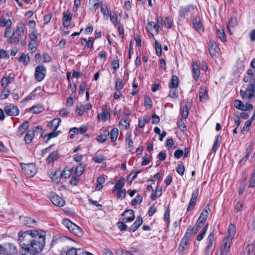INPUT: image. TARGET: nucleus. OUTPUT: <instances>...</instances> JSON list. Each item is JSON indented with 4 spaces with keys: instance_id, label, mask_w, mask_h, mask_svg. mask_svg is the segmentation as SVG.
<instances>
[{
    "instance_id": "obj_1",
    "label": "nucleus",
    "mask_w": 255,
    "mask_h": 255,
    "mask_svg": "<svg viewBox=\"0 0 255 255\" xmlns=\"http://www.w3.org/2000/svg\"><path fill=\"white\" fill-rule=\"evenodd\" d=\"M18 241L22 249L19 255H37L45 244L46 233L42 230H29L18 234Z\"/></svg>"
},
{
    "instance_id": "obj_2",
    "label": "nucleus",
    "mask_w": 255,
    "mask_h": 255,
    "mask_svg": "<svg viewBox=\"0 0 255 255\" xmlns=\"http://www.w3.org/2000/svg\"><path fill=\"white\" fill-rule=\"evenodd\" d=\"M21 167L24 173L27 177H33L37 171L36 165L33 163L23 164Z\"/></svg>"
},
{
    "instance_id": "obj_3",
    "label": "nucleus",
    "mask_w": 255,
    "mask_h": 255,
    "mask_svg": "<svg viewBox=\"0 0 255 255\" xmlns=\"http://www.w3.org/2000/svg\"><path fill=\"white\" fill-rule=\"evenodd\" d=\"M46 70L43 66H38L35 68L34 77L38 82L41 81L46 75Z\"/></svg>"
},
{
    "instance_id": "obj_4",
    "label": "nucleus",
    "mask_w": 255,
    "mask_h": 255,
    "mask_svg": "<svg viewBox=\"0 0 255 255\" xmlns=\"http://www.w3.org/2000/svg\"><path fill=\"white\" fill-rule=\"evenodd\" d=\"M4 110L6 114L9 116H17L19 112L18 107L12 104H10L5 106Z\"/></svg>"
},
{
    "instance_id": "obj_5",
    "label": "nucleus",
    "mask_w": 255,
    "mask_h": 255,
    "mask_svg": "<svg viewBox=\"0 0 255 255\" xmlns=\"http://www.w3.org/2000/svg\"><path fill=\"white\" fill-rule=\"evenodd\" d=\"M122 220L125 222H132L135 218L134 211L132 210H126L122 215Z\"/></svg>"
},
{
    "instance_id": "obj_6",
    "label": "nucleus",
    "mask_w": 255,
    "mask_h": 255,
    "mask_svg": "<svg viewBox=\"0 0 255 255\" xmlns=\"http://www.w3.org/2000/svg\"><path fill=\"white\" fill-rule=\"evenodd\" d=\"M50 199L54 205L58 207H63L65 204V200L57 194L53 195L51 196Z\"/></svg>"
},
{
    "instance_id": "obj_7",
    "label": "nucleus",
    "mask_w": 255,
    "mask_h": 255,
    "mask_svg": "<svg viewBox=\"0 0 255 255\" xmlns=\"http://www.w3.org/2000/svg\"><path fill=\"white\" fill-rule=\"evenodd\" d=\"M219 48L215 41L211 40L209 43L208 50L211 56L214 58L216 56V53L218 52Z\"/></svg>"
},
{
    "instance_id": "obj_8",
    "label": "nucleus",
    "mask_w": 255,
    "mask_h": 255,
    "mask_svg": "<svg viewBox=\"0 0 255 255\" xmlns=\"http://www.w3.org/2000/svg\"><path fill=\"white\" fill-rule=\"evenodd\" d=\"M72 15L70 12L68 11L63 12V17L62 19L63 25L65 27H68L70 25V21L72 19Z\"/></svg>"
},
{
    "instance_id": "obj_9",
    "label": "nucleus",
    "mask_w": 255,
    "mask_h": 255,
    "mask_svg": "<svg viewBox=\"0 0 255 255\" xmlns=\"http://www.w3.org/2000/svg\"><path fill=\"white\" fill-rule=\"evenodd\" d=\"M66 255H85V253L82 249L71 248L67 251Z\"/></svg>"
},
{
    "instance_id": "obj_10",
    "label": "nucleus",
    "mask_w": 255,
    "mask_h": 255,
    "mask_svg": "<svg viewBox=\"0 0 255 255\" xmlns=\"http://www.w3.org/2000/svg\"><path fill=\"white\" fill-rule=\"evenodd\" d=\"M247 91L248 92V99L251 100L255 96V79L251 82L248 86Z\"/></svg>"
},
{
    "instance_id": "obj_11",
    "label": "nucleus",
    "mask_w": 255,
    "mask_h": 255,
    "mask_svg": "<svg viewBox=\"0 0 255 255\" xmlns=\"http://www.w3.org/2000/svg\"><path fill=\"white\" fill-rule=\"evenodd\" d=\"M194 28L199 33L204 31V27L202 22L198 17H195L193 20Z\"/></svg>"
},
{
    "instance_id": "obj_12",
    "label": "nucleus",
    "mask_w": 255,
    "mask_h": 255,
    "mask_svg": "<svg viewBox=\"0 0 255 255\" xmlns=\"http://www.w3.org/2000/svg\"><path fill=\"white\" fill-rule=\"evenodd\" d=\"M193 9V6L191 5H187L184 7L181 6L180 7L179 11V16L181 17H185L188 12H190L191 10Z\"/></svg>"
},
{
    "instance_id": "obj_13",
    "label": "nucleus",
    "mask_w": 255,
    "mask_h": 255,
    "mask_svg": "<svg viewBox=\"0 0 255 255\" xmlns=\"http://www.w3.org/2000/svg\"><path fill=\"white\" fill-rule=\"evenodd\" d=\"M69 230L77 236L80 237L82 235L81 229L73 223L70 226Z\"/></svg>"
},
{
    "instance_id": "obj_14",
    "label": "nucleus",
    "mask_w": 255,
    "mask_h": 255,
    "mask_svg": "<svg viewBox=\"0 0 255 255\" xmlns=\"http://www.w3.org/2000/svg\"><path fill=\"white\" fill-rule=\"evenodd\" d=\"M143 222L142 218L140 216L137 217L136 221L134 222V223L130 226L129 228L128 231L130 232H134L135 231L139 226L142 224Z\"/></svg>"
},
{
    "instance_id": "obj_15",
    "label": "nucleus",
    "mask_w": 255,
    "mask_h": 255,
    "mask_svg": "<svg viewBox=\"0 0 255 255\" xmlns=\"http://www.w3.org/2000/svg\"><path fill=\"white\" fill-rule=\"evenodd\" d=\"M65 170H63L62 173H61L60 171H56L51 176V180L55 183H59L60 181L61 177H63V176L65 175Z\"/></svg>"
},
{
    "instance_id": "obj_16",
    "label": "nucleus",
    "mask_w": 255,
    "mask_h": 255,
    "mask_svg": "<svg viewBox=\"0 0 255 255\" xmlns=\"http://www.w3.org/2000/svg\"><path fill=\"white\" fill-rule=\"evenodd\" d=\"M147 31L152 34L153 32L157 34L158 33L159 29L156 26V23L154 22H149L147 23L146 27Z\"/></svg>"
},
{
    "instance_id": "obj_17",
    "label": "nucleus",
    "mask_w": 255,
    "mask_h": 255,
    "mask_svg": "<svg viewBox=\"0 0 255 255\" xmlns=\"http://www.w3.org/2000/svg\"><path fill=\"white\" fill-rule=\"evenodd\" d=\"M28 128V122L27 121L24 122L21 124L17 131V135L21 136Z\"/></svg>"
},
{
    "instance_id": "obj_18",
    "label": "nucleus",
    "mask_w": 255,
    "mask_h": 255,
    "mask_svg": "<svg viewBox=\"0 0 255 255\" xmlns=\"http://www.w3.org/2000/svg\"><path fill=\"white\" fill-rule=\"evenodd\" d=\"M61 121V120L60 118H55L48 123V126L51 129L57 130Z\"/></svg>"
},
{
    "instance_id": "obj_19",
    "label": "nucleus",
    "mask_w": 255,
    "mask_h": 255,
    "mask_svg": "<svg viewBox=\"0 0 255 255\" xmlns=\"http://www.w3.org/2000/svg\"><path fill=\"white\" fill-rule=\"evenodd\" d=\"M25 29V24L22 21L18 22L16 26V33L17 36L20 37H21L24 34Z\"/></svg>"
},
{
    "instance_id": "obj_20",
    "label": "nucleus",
    "mask_w": 255,
    "mask_h": 255,
    "mask_svg": "<svg viewBox=\"0 0 255 255\" xmlns=\"http://www.w3.org/2000/svg\"><path fill=\"white\" fill-rule=\"evenodd\" d=\"M179 86V79L177 76L173 75L172 76L170 82L168 84V87L170 89L177 88Z\"/></svg>"
},
{
    "instance_id": "obj_21",
    "label": "nucleus",
    "mask_w": 255,
    "mask_h": 255,
    "mask_svg": "<svg viewBox=\"0 0 255 255\" xmlns=\"http://www.w3.org/2000/svg\"><path fill=\"white\" fill-rule=\"evenodd\" d=\"M254 144L251 143L247 148L245 155L240 160V163H245L250 156L253 149Z\"/></svg>"
},
{
    "instance_id": "obj_22",
    "label": "nucleus",
    "mask_w": 255,
    "mask_h": 255,
    "mask_svg": "<svg viewBox=\"0 0 255 255\" xmlns=\"http://www.w3.org/2000/svg\"><path fill=\"white\" fill-rule=\"evenodd\" d=\"M193 77L195 81H198L200 76V70L199 66L197 63L192 64Z\"/></svg>"
},
{
    "instance_id": "obj_23",
    "label": "nucleus",
    "mask_w": 255,
    "mask_h": 255,
    "mask_svg": "<svg viewBox=\"0 0 255 255\" xmlns=\"http://www.w3.org/2000/svg\"><path fill=\"white\" fill-rule=\"evenodd\" d=\"M98 118L99 119H102L104 121H106L108 119L110 118L109 110L106 108H103L102 112L98 115Z\"/></svg>"
},
{
    "instance_id": "obj_24",
    "label": "nucleus",
    "mask_w": 255,
    "mask_h": 255,
    "mask_svg": "<svg viewBox=\"0 0 255 255\" xmlns=\"http://www.w3.org/2000/svg\"><path fill=\"white\" fill-rule=\"evenodd\" d=\"M214 236H215L214 231H213L209 235L208 238H207V245L206 247V250L207 251H209L211 249V248L213 245V243L214 240Z\"/></svg>"
},
{
    "instance_id": "obj_25",
    "label": "nucleus",
    "mask_w": 255,
    "mask_h": 255,
    "mask_svg": "<svg viewBox=\"0 0 255 255\" xmlns=\"http://www.w3.org/2000/svg\"><path fill=\"white\" fill-rule=\"evenodd\" d=\"M22 222L24 225L29 227H33L36 223L35 220L27 217L23 218Z\"/></svg>"
},
{
    "instance_id": "obj_26",
    "label": "nucleus",
    "mask_w": 255,
    "mask_h": 255,
    "mask_svg": "<svg viewBox=\"0 0 255 255\" xmlns=\"http://www.w3.org/2000/svg\"><path fill=\"white\" fill-rule=\"evenodd\" d=\"M203 225V223L197 221L194 227H192L191 226L188 227V230H191V232H192L193 234H196L199 231Z\"/></svg>"
},
{
    "instance_id": "obj_27",
    "label": "nucleus",
    "mask_w": 255,
    "mask_h": 255,
    "mask_svg": "<svg viewBox=\"0 0 255 255\" xmlns=\"http://www.w3.org/2000/svg\"><path fill=\"white\" fill-rule=\"evenodd\" d=\"M15 34L14 30H13L11 36L8 37L6 41L10 44H18L19 42V36H14Z\"/></svg>"
},
{
    "instance_id": "obj_28",
    "label": "nucleus",
    "mask_w": 255,
    "mask_h": 255,
    "mask_svg": "<svg viewBox=\"0 0 255 255\" xmlns=\"http://www.w3.org/2000/svg\"><path fill=\"white\" fill-rule=\"evenodd\" d=\"M162 187L157 186L154 192L151 195V199L152 200H155L157 197H160L162 195Z\"/></svg>"
},
{
    "instance_id": "obj_29",
    "label": "nucleus",
    "mask_w": 255,
    "mask_h": 255,
    "mask_svg": "<svg viewBox=\"0 0 255 255\" xmlns=\"http://www.w3.org/2000/svg\"><path fill=\"white\" fill-rule=\"evenodd\" d=\"M236 233V227L234 225L231 224L229 225L228 229V235L226 238H230L233 239Z\"/></svg>"
},
{
    "instance_id": "obj_30",
    "label": "nucleus",
    "mask_w": 255,
    "mask_h": 255,
    "mask_svg": "<svg viewBox=\"0 0 255 255\" xmlns=\"http://www.w3.org/2000/svg\"><path fill=\"white\" fill-rule=\"evenodd\" d=\"M34 130H29L27 131L26 134L24 137V140L27 143H29L32 140L34 136Z\"/></svg>"
},
{
    "instance_id": "obj_31",
    "label": "nucleus",
    "mask_w": 255,
    "mask_h": 255,
    "mask_svg": "<svg viewBox=\"0 0 255 255\" xmlns=\"http://www.w3.org/2000/svg\"><path fill=\"white\" fill-rule=\"evenodd\" d=\"M208 216V210L205 209L201 213L197 221H200L201 223L204 224L205 222V221H206Z\"/></svg>"
},
{
    "instance_id": "obj_32",
    "label": "nucleus",
    "mask_w": 255,
    "mask_h": 255,
    "mask_svg": "<svg viewBox=\"0 0 255 255\" xmlns=\"http://www.w3.org/2000/svg\"><path fill=\"white\" fill-rule=\"evenodd\" d=\"M11 25L12 22L10 19H6L5 18L0 19V26L1 27H11Z\"/></svg>"
},
{
    "instance_id": "obj_33",
    "label": "nucleus",
    "mask_w": 255,
    "mask_h": 255,
    "mask_svg": "<svg viewBox=\"0 0 255 255\" xmlns=\"http://www.w3.org/2000/svg\"><path fill=\"white\" fill-rule=\"evenodd\" d=\"M124 181H125V178L124 177L120 178V179H119L117 181V182L115 185V189H114V191H116V190L122 189V188L124 186Z\"/></svg>"
},
{
    "instance_id": "obj_34",
    "label": "nucleus",
    "mask_w": 255,
    "mask_h": 255,
    "mask_svg": "<svg viewBox=\"0 0 255 255\" xmlns=\"http://www.w3.org/2000/svg\"><path fill=\"white\" fill-rule=\"evenodd\" d=\"M58 153L57 152H53L51 153L47 158V163L50 164L58 158Z\"/></svg>"
},
{
    "instance_id": "obj_35",
    "label": "nucleus",
    "mask_w": 255,
    "mask_h": 255,
    "mask_svg": "<svg viewBox=\"0 0 255 255\" xmlns=\"http://www.w3.org/2000/svg\"><path fill=\"white\" fill-rule=\"evenodd\" d=\"M43 110V107L39 105H34L29 109V111H32L33 113L36 114L42 112Z\"/></svg>"
},
{
    "instance_id": "obj_36",
    "label": "nucleus",
    "mask_w": 255,
    "mask_h": 255,
    "mask_svg": "<svg viewBox=\"0 0 255 255\" xmlns=\"http://www.w3.org/2000/svg\"><path fill=\"white\" fill-rule=\"evenodd\" d=\"M105 178L102 176L97 178V185L95 187L97 190H100L103 188V184L105 182Z\"/></svg>"
},
{
    "instance_id": "obj_37",
    "label": "nucleus",
    "mask_w": 255,
    "mask_h": 255,
    "mask_svg": "<svg viewBox=\"0 0 255 255\" xmlns=\"http://www.w3.org/2000/svg\"><path fill=\"white\" fill-rule=\"evenodd\" d=\"M232 239L230 238H226L225 239V243L223 247V251L226 254L228 253L232 242Z\"/></svg>"
},
{
    "instance_id": "obj_38",
    "label": "nucleus",
    "mask_w": 255,
    "mask_h": 255,
    "mask_svg": "<svg viewBox=\"0 0 255 255\" xmlns=\"http://www.w3.org/2000/svg\"><path fill=\"white\" fill-rule=\"evenodd\" d=\"M94 41V38L92 37H89L88 41L86 38H83L81 39V43L82 45H83V41H85V43L87 45V47L89 48H92L93 46Z\"/></svg>"
},
{
    "instance_id": "obj_39",
    "label": "nucleus",
    "mask_w": 255,
    "mask_h": 255,
    "mask_svg": "<svg viewBox=\"0 0 255 255\" xmlns=\"http://www.w3.org/2000/svg\"><path fill=\"white\" fill-rule=\"evenodd\" d=\"M19 61L22 62L24 65H28L29 62V57L25 53H22L19 58Z\"/></svg>"
},
{
    "instance_id": "obj_40",
    "label": "nucleus",
    "mask_w": 255,
    "mask_h": 255,
    "mask_svg": "<svg viewBox=\"0 0 255 255\" xmlns=\"http://www.w3.org/2000/svg\"><path fill=\"white\" fill-rule=\"evenodd\" d=\"M119 134V130L117 128H113L111 131L110 138L112 141L116 140Z\"/></svg>"
},
{
    "instance_id": "obj_41",
    "label": "nucleus",
    "mask_w": 255,
    "mask_h": 255,
    "mask_svg": "<svg viewBox=\"0 0 255 255\" xmlns=\"http://www.w3.org/2000/svg\"><path fill=\"white\" fill-rule=\"evenodd\" d=\"M217 34L219 38L222 40V41L225 42L226 41V35L222 28L218 29L217 30Z\"/></svg>"
},
{
    "instance_id": "obj_42",
    "label": "nucleus",
    "mask_w": 255,
    "mask_h": 255,
    "mask_svg": "<svg viewBox=\"0 0 255 255\" xmlns=\"http://www.w3.org/2000/svg\"><path fill=\"white\" fill-rule=\"evenodd\" d=\"M207 94V91L206 88L203 86L201 87L199 90V98L201 101L203 99H205Z\"/></svg>"
},
{
    "instance_id": "obj_43",
    "label": "nucleus",
    "mask_w": 255,
    "mask_h": 255,
    "mask_svg": "<svg viewBox=\"0 0 255 255\" xmlns=\"http://www.w3.org/2000/svg\"><path fill=\"white\" fill-rule=\"evenodd\" d=\"M84 166L82 163H80L77 166L75 170V174L77 177L80 176L83 173L84 170Z\"/></svg>"
},
{
    "instance_id": "obj_44",
    "label": "nucleus",
    "mask_w": 255,
    "mask_h": 255,
    "mask_svg": "<svg viewBox=\"0 0 255 255\" xmlns=\"http://www.w3.org/2000/svg\"><path fill=\"white\" fill-rule=\"evenodd\" d=\"M5 247L7 249L8 255H14L16 252V248L13 245L8 244Z\"/></svg>"
},
{
    "instance_id": "obj_45",
    "label": "nucleus",
    "mask_w": 255,
    "mask_h": 255,
    "mask_svg": "<svg viewBox=\"0 0 255 255\" xmlns=\"http://www.w3.org/2000/svg\"><path fill=\"white\" fill-rule=\"evenodd\" d=\"M252 123H251L249 120L246 121L245 125L244 126V127L241 130V134H245L248 132Z\"/></svg>"
},
{
    "instance_id": "obj_46",
    "label": "nucleus",
    "mask_w": 255,
    "mask_h": 255,
    "mask_svg": "<svg viewBox=\"0 0 255 255\" xmlns=\"http://www.w3.org/2000/svg\"><path fill=\"white\" fill-rule=\"evenodd\" d=\"M234 106L236 108L243 111L244 108V104L241 100H235L234 102Z\"/></svg>"
},
{
    "instance_id": "obj_47",
    "label": "nucleus",
    "mask_w": 255,
    "mask_h": 255,
    "mask_svg": "<svg viewBox=\"0 0 255 255\" xmlns=\"http://www.w3.org/2000/svg\"><path fill=\"white\" fill-rule=\"evenodd\" d=\"M208 224H207L205 227H204L201 233H200L197 236V240L198 241H201L204 237L205 236L206 233V232H207V229H208Z\"/></svg>"
},
{
    "instance_id": "obj_48",
    "label": "nucleus",
    "mask_w": 255,
    "mask_h": 255,
    "mask_svg": "<svg viewBox=\"0 0 255 255\" xmlns=\"http://www.w3.org/2000/svg\"><path fill=\"white\" fill-rule=\"evenodd\" d=\"M142 201V196L140 195H138L131 201V204L132 205H136L138 204H140V203H141Z\"/></svg>"
},
{
    "instance_id": "obj_49",
    "label": "nucleus",
    "mask_w": 255,
    "mask_h": 255,
    "mask_svg": "<svg viewBox=\"0 0 255 255\" xmlns=\"http://www.w3.org/2000/svg\"><path fill=\"white\" fill-rule=\"evenodd\" d=\"M124 87V83L122 80L120 78H117L116 80L115 89L117 90H120Z\"/></svg>"
},
{
    "instance_id": "obj_50",
    "label": "nucleus",
    "mask_w": 255,
    "mask_h": 255,
    "mask_svg": "<svg viewBox=\"0 0 255 255\" xmlns=\"http://www.w3.org/2000/svg\"><path fill=\"white\" fill-rule=\"evenodd\" d=\"M105 159V157L101 154H96L93 157V160L96 163H101Z\"/></svg>"
},
{
    "instance_id": "obj_51",
    "label": "nucleus",
    "mask_w": 255,
    "mask_h": 255,
    "mask_svg": "<svg viewBox=\"0 0 255 255\" xmlns=\"http://www.w3.org/2000/svg\"><path fill=\"white\" fill-rule=\"evenodd\" d=\"M155 47L156 54L158 56H161L162 54L161 45L158 41H156L155 42Z\"/></svg>"
},
{
    "instance_id": "obj_52",
    "label": "nucleus",
    "mask_w": 255,
    "mask_h": 255,
    "mask_svg": "<svg viewBox=\"0 0 255 255\" xmlns=\"http://www.w3.org/2000/svg\"><path fill=\"white\" fill-rule=\"evenodd\" d=\"M164 218L165 222L167 224V226H168L170 223V210L169 207H168L165 211Z\"/></svg>"
},
{
    "instance_id": "obj_53",
    "label": "nucleus",
    "mask_w": 255,
    "mask_h": 255,
    "mask_svg": "<svg viewBox=\"0 0 255 255\" xmlns=\"http://www.w3.org/2000/svg\"><path fill=\"white\" fill-rule=\"evenodd\" d=\"M249 187L250 188H254L255 187V170L252 173Z\"/></svg>"
},
{
    "instance_id": "obj_54",
    "label": "nucleus",
    "mask_w": 255,
    "mask_h": 255,
    "mask_svg": "<svg viewBox=\"0 0 255 255\" xmlns=\"http://www.w3.org/2000/svg\"><path fill=\"white\" fill-rule=\"evenodd\" d=\"M120 125H122L126 129H128L129 127V123L128 122V119L127 118H123L120 121Z\"/></svg>"
},
{
    "instance_id": "obj_55",
    "label": "nucleus",
    "mask_w": 255,
    "mask_h": 255,
    "mask_svg": "<svg viewBox=\"0 0 255 255\" xmlns=\"http://www.w3.org/2000/svg\"><path fill=\"white\" fill-rule=\"evenodd\" d=\"M188 241H189V240H187V239H186L184 237L182 238V239L181 241L180 244V246L179 247V250L180 251L182 252L184 251V246H186L187 244V243Z\"/></svg>"
},
{
    "instance_id": "obj_56",
    "label": "nucleus",
    "mask_w": 255,
    "mask_h": 255,
    "mask_svg": "<svg viewBox=\"0 0 255 255\" xmlns=\"http://www.w3.org/2000/svg\"><path fill=\"white\" fill-rule=\"evenodd\" d=\"M101 11L104 16H106L107 17V18L108 17V16L110 14L109 12V9L107 5H104L102 4L101 5Z\"/></svg>"
},
{
    "instance_id": "obj_57",
    "label": "nucleus",
    "mask_w": 255,
    "mask_h": 255,
    "mask_svg": "<svg viewBox=\"0 0 255 255\" xmlns=\"http://www.w3.org/2000/svg\"><path fill=\"white\" fill-rule=\"evenodd\" d=\"M255 249V243H252L250 245H248L246 247V251L248 253V255H250L252 253H253Z\"/></svg>"
},
{
    "instance_id": "obj_58",
    "label": "nucleus",
    "mask_w": 255,
    "mask_h": 255,
    "mask_svg": "<svg viewBox=\"0 0 255 255\" xmlns=\"http://www.w3.org/2000/svg\"><path fill=\"white\" fill-rule=\"evenodd\" d=\"M237 19L235 17H232L227 24L231 26V27H235L236 25H237Z\"/></svg>"
},
{
    "instance_id": "obj_59",
    "label": "nucleus",
    "mask_w": 255,
    "mask_h": 255,
    "mask_svg": "<svg viewBox=\"0 0 255 255\" xmlns=\"http://www.w3.org/2000/svg\"><path fill=\"white\" fill-rule=\"evenodd\" d=\"M109 15L110 17L111 21H112L114 25L116 26L117 24H118V18L116 14L114 13V14H112V12H111Z\"/></svg>"
},
{
    "instance_id": "obj_60",
    "label": "nucleus",
    "mask_w": 255,
    "mask_h": 255,
    "mask_svg": "<svg viewBox=\"0 0 255 255\" xmlns=\"http://www.w3.org/2000/svg\"><path fill=\"white\" fill-rule=\"evenodd\" d=\"M1 82L2 86L5 88L7 85L10 82V78L4 77L2 78Z\"/></svg>"
},
{
    "instance_id": "obj_61",
    "label": "nucleus",
    "mask_w": 255,
    "mask_h": 255,
    "mask_svg": "<svg viewBox=\"0 0 255 255\" xmlns=\"http://www.w3.org/2000/svg\"><path fill=\"white\" fill-rule=\"evenodd\" d=\"M185 171V168L182 163L178 164L177 168V172L180 175H183Z\"/></svg>"
},
{
    "instance_id": "obj_62",
    "label": "nucleus",
    "mask_w": 255,
    "mask_h": 255,
    "mask_svg": "<svg viewBox=\"0 0 255 255\" xmlns=\"http://www.w3.org/2000/svg\"><path fill=\"white\" fill-rule=\"evenodd\" d=\"M177 125L179 128L182 130L185 131L186 130V126L185 124L184 123L182 119L178 120L177 121Z\"/></svg>"
},
{
    "instance_id": "obj_63",
    "label": "nucleus",
    "mask_w": 255,
    "mask_h": 255,
    "mask_svg": "<svg viewBox=\"0 0 255 255\" xmlns=\"http://www.w3.org/2000/svg\"><path fill=\"white\" fill-rule=\"evenodd\" d=\"M144 106L145 107L148 106L149 108H151L152 105V102L151 99L149 97H145L144 98Z\"/></svg>"
},
{
    "instance_id": "obj_64",
    "label": "nucleus",
    "mask_w": 255,
    "mask_h": 255,
    "mask_svg": "<svg viewBox=\"0 0 255 255\" xmlns=\"http://www.w3.org/2000/svg\"><path fill=\"white\" fill-rule=\"evenodd\" d=\"M118 190L119 192L117 194V197L118 198H121V199H123L124 198H125L126 195V189H120Z\"/></svg>"
}]
</instances>
